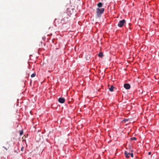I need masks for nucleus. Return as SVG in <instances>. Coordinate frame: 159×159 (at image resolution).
Instances as JSON below:
<instances>
[{"instance_id": "7ed1b4c3", "label": "nucleus", "mask_w": 159, "mask_h": 159, "mask_svg": "<svg viewBox=\"0 0 159 159\" xmlns=\"http://www.w3.org/2000/svg\"><path fill=\"white\" fill-rule=\"evenodd\" d=\"M124 87L125 89H128L130 88V86L129 84H124Z\"/></svg>"}, {"instance_id": "9d476101", "label": "nucleus", "mask_w": 159, "mask_h": 159, "mask_svg": "<svg viewBox=\"0 0 159 159\" xmlns=\"http://www.w3.org/2000/svg\"><path fill=\"white\" fill-rule=\"evenodd\" d=\"M28 136V134H27L26 135H25L23 137H22V139H24L27 138Z\"/></svg>"}, {"instance_id": "20e7f679", "label": "nucleus", "mask_w": 159, "mask_h": 159, "mask_svg": "<svg viewBox=\"0 0 159 159\" xmlns=\"http://www.w3.org/2000/svg\"><path fill=\"white\" fill-rule=\"evenodd\" d=\"M58 101L61 103H64L65 101V99L63 98H59Z\"/></svg>"}, {"instance_id": "f03ea898", "label": "nucleus", "mask_w": 159, "mask_h": 159, "mask_svg": "<svg viewBox=\"0 0 159 159\" xmlns=\"http://www.w3.org/2000/svg\"><path fill=\"white\" fill-rule=\"evenodd\" d=\"M125 22V20L124 19L121 20L119 22V23L118 24V26L119 27H122Z\"/></svg>"}, {"instance_id": "6e6552de", "label": "nucleus", "mask_w": 159, "mask_h": 159, "mask_svg": "<svg viewBox=\"0 0 159 159\" xmlns=\"http://www.w3.org/2000/svg\"><path fill=\"white\" fill-rule=\"evenodd\" d=\"M19 134L20 136L23 134V129L20 130L19 131Z\"/></svg>"}, {"instance_id": "39448f33", "label": "nucleus", "mask_w": 159, "mask_h": 159, "mask_svg": "<svg viewBox=\"0 0 159 159\" xmlns=\"http://www.w3.org/2000/svg\"><path fill=\"white\" fill-rule=\"evenodd\" d=\"M130 154L131 153L129 152H128L127 151H125V155L126 157L127 158H128L129 157V155H130Z\"/></svg>"}, {"instance_id": "f3484780", "label": "nucleus", "mask_w": 159, "mask_h": 159, "mask_svg": "<svg viewBox=\"0 0 159 159\" xmlns=\"http://www.w3.org/2000/svg\"><path fill=\"white\" fill-rule=\"evenodd\" d=\"M5 149L6 150H7V149L6 148H5Z\"/></svg>"}, {"instance_id": "ddd939ff", "label": "nucleus", "mask_w": 159, "mask_h": 159, "mask_svg": "<svg viewBox=\"0 0 159 159\" xmlns=\"http://www.w3.org/2000/svg\"><path fill=\"white\" fill-rule=\"evenodd\" d=\"M130 156L131 157H133V154L132 153H131L130 154Z\"/></svg>"}, {"instance_id": "f8f14e48", "label": "nucleus", "mask_w": 159, "mask_h": 159, "mask_svg": "<svg viewBox=\"0 0 159 159\" xmlns=\"http://www.w3.org/2000/svg\"><path fill=\"white\" fill-rule=\"evenodd\" d=\"M36 75V74L35 73H33V74H32L31 75V77L32 78H33Z\"/></svg>"}, {"instance_id": "dca6fc26", "label": "nucleus", "mask_w": 159, "mask_h": 159, "mask_svg": "<svg viewBox=\"0 0 159 159\" xmlns=\"http://www.w3.org/2000/svg\"><path fill=\"white\" fill-rule=\"evenodd\" d=\"M127 121H128V120L127 119H125V120H124V121H125V122Z\"/></svg>"}, {"instance_id": "9b49d317", "label": "nucleus", "mask_w": 159, "mask_h": 159, "mask_svg": "<svg viewBox=\"0 0 159 159\" xmlns=\"http://www.w3.org/2000/svg\"><path fill=\"white\" fill-rule=\"evenodd\" d=\"M28 136V134H27L26 135H25L23 137H22V139H24L27 138Z\"/></svg>"}, {"instance_id": "0eeeda50", "label": "nucleus", "mask_w": 159, "mask_h": 159, "mask_svg": "<svg viewBox=\"0 0 159 159\" xmlns=\"http://www.w3.org/2000/svg\"><path fill=\"white\" fill-rule=\"evenodd\" d=\"M114 87L113 85H111V87L109 88V90L111 91L112 92L113 90Z\"/></svg>"}, {"instance_id": "f257e3e1", "label": "nucleus", "mask_w": 159, "mask_h": 159, "mask_svg": "<svg viewBox=\"0 0 159 159\" xmlns=\"http://www.w3.org/2000/svg\"><path fill=\"white\" fill-rule=\"evenodd\" d=\"M104 11V9L103 8L100 9L98 8L96 10V13L98 17H101L102 14L103 13Z\"/></svg>"}, {"instance_id": "1a4fd4ad", "label": "nucleus", "mask_w": 159, "mask_h": 159, "mask_svg": "<svg viewBox=\"0 0 159 159\" xmlns=\"http://www.w3.org/2000/svg\"><path fill=\"white\" fill-rule=\"evenodd\" d=\"M98 56L99 57H102L103 56V53L102 52H100L98 54Z\"/></svg>"}, {"instance_id": "423d86ee", "label": "nucleus", "mask_w": 159, "mask_h": 159, "mask_svg": "<svg viewBox=\"0 0 159 159\" xmlns=\"http://www.w3.org/2000/svg\"><path fill=\"white\" fill-rule=\"evenodd\" d=\"M103 3L102 2H99L97 4V6L99 7H102Z\"/></svg>"}, {"instance_id": "4468645a", "label": "nucleus", "mask_w": 159, "mask_h": 159, "mask_svg": "<svg viewBox=\"0 0 159 159\" xmlns=\"http://www.w3.org/2000/svg\"><path fill=\"white\" fill-rule=\"evenodd\" d=\"M130 139H136L135 137H132L130 138Z\"/></svg>"}, {"instance_id": "2eb2a0df", "label": "nucleus", "mask_w": 159, "mask_h": 159, "mask_svg": "<svg viewBox=\"0 0 159 159\" xmlns=\"http://www.w3.org/2000/svg\"><path fill=\"white\" fill-rule=\"evenodd\" d=\"M151 152H149L148 153V154L149 155H151Z\"/></svg>"}]
</instances>
